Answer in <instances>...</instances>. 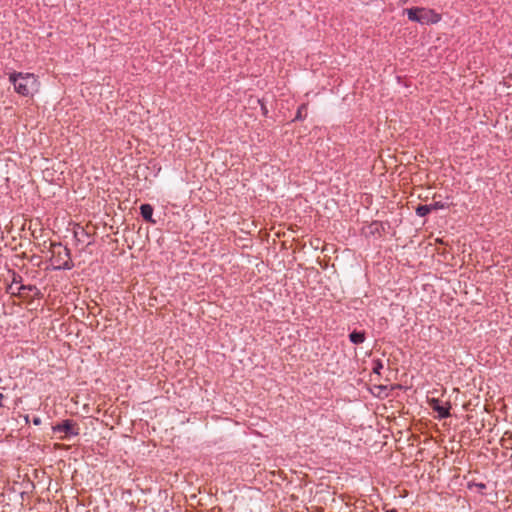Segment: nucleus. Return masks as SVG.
Segmentation results:
<instances>
[{"label":"nucleus","instance_id":"7","mask_svg":"<svg viewBox=\"0 0 512 512\" xmlns=\"http://www.w3.org/2000/svg\"><path fill=\"white\" fill-rule=\"evenodd\" d=\"M62 250L65 256L68 257V260L65 261L61 266H59V268L70 270L73 267V263L70 261V250L66 247L62 248Z\"/></svg>","mask_w":512,"mask_h":512},{"label":"nucleus","instance_id":"2","mask_svg":"<svg viewBox=\"0 0 512 512\" xmlns=\"http://www.w3.org/2000/svg\"><path fill=\"white\" fill-rule=\"evenodd\" d=\"M405 13L410 21L418 22L422 25L435 24L441 20L440 14L427 8H409L405 10Z\"/></svg>","mask_w":512,"mask_h":512},{"label":"nucleus","instance_id":"5","mask_svg":"<svg viewBox=\"0 0 512 512\" xmlns=\"http://www.w3.org/2000/svg\"><path fill=\"white\" fill-rule=\"evenodd\" d=\"M449 409H450V406H444L442 404L438 405L437 407L434 408V411H436L438 413V417L440 419H444V418H447L450 416V412H449Z\"/></svg>","mask_w":512,"mask_h":512},{"label":"nucleus","instance_id":"16","mask_svg":"<svg viewBox=\"0 0 512 512\" xmlns=\"http://www.w3.org/2000/svg\"><path fill=\"white\" fill-rule=\"evenodd\" d=\"M10 289L12 290V293L14 294V288H13V284L10 286Z\"/></svg>","mask_w":512,"mask_h":512},{"label":"nucleus","instance_id":"3","mask_svg":"<svg viewBox=\"0 0 512 512\" xmlns=\"http://www.w3.org/2000/svg\"><path fill=\"white\" fill-rule=\"evenodd\" d=\"M52 429L55 433H65V436L61 437V439L78 436L80 433L79 426L71 419L63 420L61 423L53 426Z\"/></svg>","mask_w":512,"mask_h":512},{"label":"nucleus","instance_id":"9","mask_svg":"<svg viewBox=\"0 0 512 512\" xmlns=\"http://www.w3.org/2000/svg\"><path fill=\"white\" fill-rule=\"evenodd\" d=\"M307 115V107L305 104L301 105L298 110H297V114L295 116V120H301L303 118H305Z\"/></svg>","mask_w":512,"mask_h":512},{"label":"nucleus","instance_id":"15","mask_svg":"<svg viewBox=\"0 0 512 512\" xmlns=\"http://www.w3.org/2000/svg\"><path fill=\"white\" fill-rule=\"evenodd\" d=\"M4 398H5L4 394L0 393V407L3 406L2 401H3Z\"/></svg>","mask_w":512,"mask_h":512},{"label":"nucleus","instance_id":"12","mask_svg":"<svg viewBox=\"0 0 512 512\" xmlns=\"http://www.w3.org/2000/svg\"><path fill=\"white\" fill-rule=\"evenodd\" d=\"M383 368V364L380 361L374 362L373 371L377 374L380 373V370Z\"/></svg>","mask_w":512,"mask_h":512},{"label":"nucleus","instance_id":"4","mask_svg":"<svg viewBox=\"0 0 512 512\" xmlns=\"http://www.w3.org/2000/svg\"><path fill=\"white\" fill-rule=\"evenodd\" d=\"M140 213L145 221L152 224L156 223L153 219V207L150 204H142L140 206Z\"/></svg>","mask_w":512,"mask_h":512},{"label":"nucleus","instance_id":"14","mask_svg":"<svg viewBox=\"0 0 512 512\" xmlns=\"http://www.w3.org/2000/svg\"><path fill=\"white\" fill-rule=\"evenodd\" d=\"M33 423H34L35 425H40V424H41V419H40L39 417H35V418L33 419Z\"/></svg>","mask_w":512,"mask_h":512},{"label":"nucleus","instance_id":"8","mask_svg":"<svg viewBox=\"0 0 512 512\" xmlns=\"http://www.w3.org/2000/svg\"><path fill=\"white\" fill-rule=\"evenodd\" d=\"M430 213L428 205H419L416 209V214L420 217H424Z\"/></svg>","mask_w":512,"mask_h":512},{"label":"nucleus","instance_id":"1","mask_svg":"<svg viewBox=\"0 0 512 512\" xmlns=\"http://www.w3.org/2000/svg\"><path fill=\"white\" fill-rule=\"evenodd\" d=\"M9 81L13 83L15 91L22 96H29L38 87L36 77L30 73H10Z\"/></svg>","mask_w":512,"mask_h":512},{"label":"nucleus","instance_id":"10","mask_svg":"<svg viewBox=\"0 0 512 512\" xmlns=\"http://www.w3.org/2000/svg\"><path fill=\"white\" fill-rule=\"evenodd\" d=\"M36 288L34 286H31V285H21L19 287H17V293L19 295H24L26 291H32V290H35Z\"/></svg>","mask_w":512,"mask_h":512},{"label":"nucleus","instance_id":"11","mask_svg":"<svg viewBox=\"0 0 512 512\" xmlns=\"http://www.w3.org/2000/svg\"><path fill=\"white\" fill-rule=\"evenodd\" d=\"M428 206L430 208V212L439 210V209H443L445 207V205L442 202H434V203L428 204Z\"/></svg>","mask_w":512,"mask_h":512},{"label":"nucleus","instance_id":"17","mask_svg":"<svg viewBox=\"0 0 512 512\" xmlns=\"http://www.w3.org/2000/svg\"><path fill=\"white\" fill-rule=\"evenodd\" d=\"M386 512H397L395 509L388 510Z\"/></svg>","mask_w":512,"mask_h":512},{"label":"nucleus","instance_id":"13","mask_svg":"<svg viewBox=\"0 0 512 512\" xmlns=\"http://www.w3.org/2000/svg\"><path fill=\"white\" fill-rule=\"evenodd\" d=\"M440 401L438 399H435V398H432L429 400V405L430 407L434 410L435 407H437L438 405H440Z\"/></svg>","mask_w":512,"mask_h":512},{"label":"nucleus","instance_id":"6","mask_svg":"<svg viewBox=\"0 0 512 512\" xmlns=\"http://www.w3.org/2000/svg\"><path fill=\"white\" fill-rule=\"evenodd\" d=\"M350 341L354 344H360L363 343L365 340V334L363 332H352L349 335Z\"/></svg>","mask_w":512,"mask_h":512}]
</instances>
